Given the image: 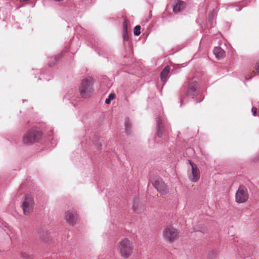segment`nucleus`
I'll return each mask as SVG.
<instances>
[{"label":"nucleus","mask_w":259,"mask_h":259,"mask_svg":"<svg viewBox=\"0 0 259 259\" xmlns=\"http://www.w3.org/2000/svg\"><path fill=\"white\" fill-rule=\"evenodd\" d=\"M133 243L127 238H124L117 244V249L124 259L130 257L133 251Z\"/></svg>","instance_id":"nucleus-1"},{"label":"nucleus","mask_w":259,"mask_h":259,"mask_svg":"<svg viewBox=\"0 0 259 259\" xmlns=\"http://www.w3.org/2000/svg\"><path fill=\"white\" fill-rule=\"evenodd\" d=\"M93 79L91 77H87L81 81L79 91L82 98L88 97L93 93Z\"/></svg>","instance_id":"nucleus-2"},{"label":"nucleus","mask_w":259,"mask_h":259,"mask_svg":"<svg viewBox=\"0 0 259 259\" xmlns=\"http://www.w3.org/2000/svg\"><path fill=\"white\" fill-rule=\"evenodd\" d=\"M42 136V133L36 129L28 131L23 136V142L24 144L29 145L38 142Z\"/></svg>","instance_id":"nucleus-3"},{"label":"nucleus","mask_w":259,"mask_h":259,"mask_svg":"<svg viewBox=\"0 0 259 259\" xmlns=\"http://www.w3.org/2000/svg\"><path fill=\"white\" fill-rule=\"evenodd\" d=\"M34 206V199L30 194H26L22 200V207L25 215H29L32 212Z\"/></svg>","instance_id":"nucleus-4"},{"label":"nucleus","mask_w":259,"mask_h":259,"mask_svg":"<svg viewBox=\"0 0 259 259\" xmlns=\"http://www.w3.org/2000/svg\"><path fill=\"white\" fill-rule=\"evenodd\" d=\"M162 236L165 241L172 242L178 238V232L172 226H168L164 229Z\"/></svg>","instance_id":"nucleus-5"},{"label":"nucleus","mask_w":259,"mask_h":259,"mask_svg":"<svg viewBox=\"0 0 259 259\" xmlns=\"http://www.w3.org/2000/svg\"><path fill=\"white\" fill-rule=\"evenodd\" d=\"M248 196L246 188L244 186H240L236 193V201L239 203L245 202L247 200Z\"/></svg>","instance_id":"nucleus-6"},{"label":"nucleus","mask_w":259,"mask_h":259,"mask_svg":"<svg viewBox=\"0 0 259 259\" xmlns=\"http://www.w3.org/2000/svg\"><path fill=\"white\" fill-rule=\"evenodd\" d=\"M189 162L191 167L188 172V178L192 182H197L200 176L199 169L197 165L193 162L190 160H189Z\"/></svg>","instance_id":"nucleus-7"},{"label":"nucleus","mask_w":259,"mask_h":259,"mask_svg":"<svg viewBox=\"0 0 259 259\" xmlns=\"http://www.w3.org/2000/svg\"><path fill=\"white\" fill-rule=\"evenodd\" d=\"M153 187L161 194L164 195L168 192L167 186L161 178H157L154 180H151Z\"/></svg>","instance_id":"nucleus-8"},{"label":"nucleus","mask_w":259,"mask_h":259,"mask_svg":"<svg viewBox=\"0 0 259 259\" xmlns=\"http://www.w3.org/2000/svg\"><path fill=\"white\" fill-rule=\"evenodd\" d=\"M65 219L69 224L73 225L77 221V215L75 210H68L65 212Z\"/></svg>","instance_id":"nucleus-9"},{"label":"nucleus","mask_w":259,"mask_h":259,"mask_svg":"<svg viewBox=\"0 0 259 259\" xmlns=\"http://www.w3.org/2000/svg\"><path fill=\"white\" fill-rule=\"evenodd\" d=\"M197 88L198 83L196 81L190 82L187 90V95L192 97L195 96L197 94Z\"/></svg>","instance_id":"nucleus-10"},{"label":"nucleus","mask_w":259,"mask_h":259,"mask_svg":"<svg viewBox=\"0 0 259 259\" xmlns=\"http://www.w3.org/2000/svg\"><path fill=\"white\" fill-rule=\"evenodd\" d=\"M186 6L184 2L181 0H176L173 5V10L177 13L182 11Z\"/></svg>","instance_id":"nucleus-11"},{"label":"nucleus","mask_w":259,"mask_h":259,"mask_svg":"<svg viewBox=\"0 0 259 259\" xmlns=\"http://www.w3.org/2000/svg\"><path fill=\"white\" fill-rule=\"evenodd\" d=\"M157 135L158 137H162L164 133V126L162 120L159 117L157 120Z\"/></svg>","instance_id":"nucleus-12"},{"label":"nucleus","mask_w":259,"mask_h":259,"mask_svg":"<svg viewBox=\"0 0 259 259\" xmlns=\"http://www.w3.org/2000/svg\"><path fill=\"white\" fill-rule=\"evenodd\" d=\"M213 54L216 58L221 59L225 57V51L220 47H215L213 51Z\"/></svg>","instance_id":"nucleus-13"},{"label":"nucleus","mask_w":259,"mask_h":259,"mask_svg":"<svg viewBox=\"0 0 259 259\" xmlns=\"http://www.w3.org/2000/svg\"><path fill=\"white\" fill-rule=\"evenodd\" d=\"M170 71V67L166 66L161 72V80L163 82H165L167 78V75Z\"/></svg>","instance_id":"nucleus-14"},{"label":"nucleus","mask_w":259,"mask_h":259,"mask_svg":"<svg viewBox=\"0 0 259 259\" xmlns=\"http://www.w3.org/2000/svg\"><path fill=\"white\" fill-rule=\"evenodd\" d=\"M215 17H216V14L213 10L212 12L209 13L208 21H209V22L211 24V25L212 26H213V25L215 23Z\"/></svg>","instance_id":"nucleus-15"},{"label":"nucleus","mask_w":259,"mask_h":259,"mask_svg":"<svg viewBox=\"0 0 259 259\" xmlns=\"http://www.w3.org/2000/svg\"><path fill=\"white\" fill-rule=\"evenodd\" d=\"M131 126V122L128 120H126L125 121V130L127 133L130 132V130Z\"/></svg>","instance_id":"nucleus-16"},{"label":"nucleus","mask_w":259,"mask_h":259,"mask_svg":"<svg viewBox=\"0 0 259 259\" xmlns=\"http://www.w3.org/2000/svg\"><path fill=\"white\" fill-rule=\"evenodd\" d=\"M141 26L140 25H137L134 28V33L136 36H138L140 34L141 32Z\"/></svg>","instance_id":"nucleus-17"},{"label":"nucleus","mask_w":259,"mask_h":259,"mask_svg":"<svg viewBox=\"0 0 259 259\" xmlns=\"http://www.w3.org/2000/svg\"><path fill=\"white\" fill-rule=\"evenodd\" d=\"M115 94H110L109 95L108 98L106 99L105 103L107 104H110V102H111V101L112 100L115 98Z\"/></svg>","instance_id":"nucleus-18"},{"label":"nucleus","mask_w":259,"mask_h":259,"mask_svg":"<svg viewBox=\"0 0 259 259\" xmlns=\"http://www.w3.org/2000/svg\"><path fill=\"white\" fill-rule=\"evenodd\" d=\"M138 200H135L133 204V209L135 212L138 213L140 212V210H138Z\"/></svg>","instance_id":"nucleus-19"},{"label":"nucleus","mask_w":259,"mask_h":259,"mask_svg":"<svg viewBox=\"0 0 259 259\" xmlns=\"http://www.w3.org/2000/svg\"><path fill=\"white\" fill-rule=\"evenodd\" d=\"M51 60V62L50 61L49 65L52 66L54 65L55 62L58 60V58L57 57H52L50 58Z\"/></svg>","instance_id":"nucleus-20"},{"label":"nucleus","mask_w":259,"mask_h":259,"mask_svg":"<svg viewBox=\"0 0 259 259\" xmlns=\"http://www.w3.org/2000/svg\"><path fill=\"white\" fill-rule=\"evenodd\" d=\"M257 107H252V114L253 116H255L257 115V113H256V112H257Z\"/></svg>","instance_id":"nucleus-21"},{"label":"nucleus","mask_w":259,"mask_h":259,"mask_svg":"<svg viewBox=\"0 0 259 259\" xmlns=\"http://www.w3.org/2000/svg\"><path fill=\"white\" fill-rule=\"evenodd\" d=\"M41 238L42 239H43L46 242L48 241L49 240V237H45V236H44V234L41 235Z\"/></svg>","instance_id":"nucleus-22"},{"label":"nucleus","mask_w":259,"mask_h":259,"mask_svg":"<svg viewBox=\"0 0 259 259\" xmlns=\"http://www.w3.org/2000/svg\"><path fill=\"white\" fill-rule=\"evenodd\" d=\"M256 70L259 73V61L256 62L255 65Z\"/></svg>","instance_id":"nucleus-23"},{"label":"nucleus","mask_w":259,"mask_h":259,"mask_svg":"<svg viewBox=\"0 0 259 259\" xmlns=\"http://www.w3.org/2000/svg\"><path fill=\"white\" fill-rule=\"evenodd\" d=\"M124 30H125V33L124 34V39L125 40L126 39V36L125 35V32H126V26L125 24H124Z\"/></svg>","instance_id":"nucleus-24"},{"label":"nucleus","mask_w":259,"mask_h":259,"mask_svg":"<svg viewBox=\"0 0 259 259\" xmlns=\"http://www.w3.org/2000/svg\"><path fill=\"white\" fill-rule=\"evenodd\" d=\"M255 73L253 71L252 72H251V76L250 77H249V79L251 78L252 76H253L254 75H255Z\"/></svg>","instance_id":"nucleus-25"},{"label":"nucleus","mask_w":259,"mask_h":259,"mask_svg":"<svg viewBox=\"0 0 259 259\" xmlns=\"http://www.w3.org/2000/svg\"><path fill=\"white\" fill-rule=\"evenodd\" d=\"M240 10H241V9H236V10L237 11H240Z\"/></svg>","instance_id":"nucleus-26"},{"label":"nucleus","mask_w":259,"mask_h":259,"mask_svg":"<svg viewBox=\"0 0 259 259\" xmlns=\"http://www.w3.org/2000/svg\"><path fill=\"white\" fill-rule=\"evenodd\" d=\"M95 145H97V146H98V144L97 143H94Z\"/></svg>","instance_id":"nucleus-27"},{"label":"nucleus","mask_w":259,"mask_h":259,"mask_svg":"<svg viewBox=\"0 0 259 259\" xmlns=\"http://www.w3.org/2000/svg\"><path fill=\"white\" fill-rule=\"evenodd\" d=\"M47 235H50V233L47 232Z\"/></svg>","instance_id":"nucleus-28"}]
</instances>
